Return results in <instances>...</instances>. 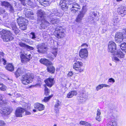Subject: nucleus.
<instances>
[{
    "mask_svg": "<svg viewBox=\"0 0 126 126\" xmlns=\"http://www.w3.org/2000/svg\"><path fill=\"white\" fill-rule=\"evenodd\" d=\"M37 13L38 19L42 22L41 26H42L43 25L45 26L43 27H45V26H49V23L45 19V17L46 15L45 12L42 10L39 9L37 10Z\"/></svg>",
    "mask_w": 126,
    "mask_h": 126,
    "instance_id": "1",
    "label": "nucleus"
},
{
    "mask_svg": "<svg viewBox=\"0 0 126 126\" xmlns=\"http://www.w3.org/2000/svg\"><path fill=\"white\" fill-rule=\"evenodd\" d=\"M0 34L2 35L1 38L4 41H10L14 39L12 33L9 31L3 29L1 32H0Z\"/></svg>",
    "mask_w": 126,
    "mask_h": 126,
    "instance_id": "2",
    "label": "nucleus"
},
{
    "mask_svg": "<svg viewBox=\"0 0 126 126\" xmlns=\"http://www.w3.org/2000/svg\"><path fill=\"white\" fill-rule=\"evenodd\" d=\"M34 77L30 73H28L23 75L21 78V80L22 83L27 85L32 82V79H33Z\"/></svg>",
    "mask_w": 126,
    "mask_h": 126,
    "instance_id": "3",
    "label": "nucleus"
},
{
    "mask_svg": "<svg viewBox=\"0 0 126 126\" xmlns=\"http://www.w3.org/2000/svg\"><path fill=\"white\" fill-rule=\"evenodd\" d=\"M68 7L71 10V11L73 13H75L80 8L79 5L77 3L73 2L72 1L70 0Z\"/></svg>",
    "mask_w": 126,
    "mask_h": 126,
    "instance_id": "4",
    "label": "nucleus"
},
{
    "mask_svg": "<svg viewBox=\"0 0 126 126\" xmlns=\"http://www.w3.org/2000/svg\"><path fill=\"white\" fill-rule=\"evenodd\" d=\"M64 32L65 30L62 27H59L56 28L54 31V35L58 38H61L64 36Z\"/></svg>",
    "mask_w": 126,
    "mask_h": 126,
    "instance_id": "5",
    "label": "nucleus"
},
{
    "mask_svg": "<svg viewBox=\"0 0 126 126\" xmlns=\"http://www.w3.org/2000/svg\"><path fill=\"white\" fill-rule=\"evenodd\" d=\"M36 47L37 49V51L39 53H44L46 52L47 47L44 43L37 45Z\"/></svg>",
    "mask_w": 126,
    "mask_h": 126,
    "instance_id": "6",
    "label": "nucleus"
},
{
    "mask_svg": "<svg viewBox=\"0 0 126 126\" xmlns=\"http://www.w3.org/2000/svg\"><path fill=\"white\" fill-rule=\"evenodd\" d=\"M116 49L115 43L112 41H110L108 44V51L111 53H113L115 51Z\"/></svg>",
    "mask_w": 126,
    "mask_h": 126,
    "instance_id": "7",
    "label": "nucleus"
},
{
    "mask_svg": "<svg viewBox=\"0 0 126 126\" xmlns=\"http://www.w3.org/2000/svg\"><path fill=\"white\" fill-rule=\"evenodd\" d=\"M79 56L82 59H86L88 56V52L87 49H81L79 52Z\"/></svg>",
    "mask_w": 126,
    "mask_h": 126,
    "instance_id": "8",
    "label": "nucleus"
},
{
    "mask_svg": "<svg viewBox=\"0 0 126 126\" xmlns=\"http://www.w3.org/2000/svg\"><path fill=\"white\" fill-rule=\"evenodd\" d=\"M116 55L117 57H114V60L115 62H119L120 61L119 58H123L124 57V54L120 50H118L116 52Z\"/></svg>",
    "mask_w": 126,
    "mask_h": 126,
    "instance_id": "9",
    "label": "nucleus"
},
{
    "mask_svg": "<svg viewBox=\"0 0 126 126\" xmlns=\"http://www.w3.org/2000/svg\"><path fill=\"white\" fill-rule=\"evenodd\" d=\"M70 0H62L60 2V5L61 6L62 9L63 10H64L63 9L69 8L68 7L69 4L68 3Z\"/></svg>",
    "mask_w": 126,
    "mask_h": 126,
    "instance_id": "10",
    "label": "nucleus"
},
{
    "mask_svg": "<svg viewBox=\"0 0 126 126\" xmlns=\"http://www.w3.org/2000/svg\"><path fill=\"white\" fill-rule=\"evenodd\" d=\"M123 36L121 32H117L115 36V42L116 43H120L122 42Z\"/></svg>",
    "mask_w": 126,
    "mask_h": 126,
    "instance_id": "11",
    "label": "nucleus"
},
{
    "mask_svg": "<svg viewBox=\"0 0 126 126\" xmlns=\"http://www.w3.org/2000/svg\"><path fill=\"white\" fill-rule=\"evenodd\" d=\"M24 12L26 17L30 18V19H33L34 14L31 10L26 8L24 9Z\"/></svg>",
    "mask_w": 126,
    "mask_h": 126,
    "instance_id": "12",
    "label": "nucleus"
},
{
    "mask_svg": "<svg viewBox=\"0 0 126 126\" xmlns=\"http://www.w3.org/2000/svg\"><path fill=\"white\" fill-rule=\"evenodd\" d=\"M25 111L24 108L20 107L18 108L16 111L15 114L16 117H22Z\"/></svg>",
    "mask_w": 126,
    "mask_h": 126,
    "instance_id": "13",
    "label": "nucleus"
},
{
    "mask_svg": "<svg viewBox=\"0 0 126 126\" xmlns=\"http://www.w3.org/2000/svg\"><path fill=\"white\" fill-rule=\"evenodd\" d=\"M85 13V12L84 11L83 9L82 12H80V13L77 16L76 19V21L77 22L80 23L81 22Z\"/></svg>",
    "mask_w": 126,
    "mask_h": 126,
    "instance_id": "14",
    "label": "nucleus"
},
{
    "mask_svg": "<svg viewBox=\"0 0 126 126\" xmlns=\"http://www.w3.org/2000/svg\"><path fill=\"white\" fill-rule=\"evenodd\" d=\"M118 13L123 16L126 14V8L124 6H122L119 8L117 9Z\"/></svg>",
    "mask_w": 126,
    "mask_h": 126,
    "instance_id": "15",
    "label": "nucleus"
},
{
    "mask_svg": "<svg viewBox=\"0 0 126 126\" xmlns=\"http://www.w3.org/2000/svg\"><path fill=\"white\" fill-rule=\"evenodd\" d=\"M46 85L48 87H51L54 83V79L49 78L45 81Z\"/></svg>",
    "mask_w": 126,
    "mask_h": 126,
    "instance_id": "16",
    "label": "nucleus"
},
{
    "mask_svg": "<svg viewBox=\"0 0 126 126\" xmlns=\"http://www.w3.org/2000/svg\"><path fill=\"white\" fill-rule=\"evenodd\" d=\"M26 20L25 19H24L21 22L17 23L19 26L20 28L22 30H25L27 28V25L25 22Z\"/></svg>",
    "mask_w": 126,
    "mask_h": 126,
    "instance_id": "17",
    "label": "nucleus"
},
{
    "mask_svg": "<svg viewBox=\"0 0 126 126\" xmlns=\"http://www.w3.org/2000/svg\"><path fill=\"white\" fill-rule=\"evenodd\" d=\"M60 13L57 9H55L52 10L51 12H50L48 15L49 17H52V16H59Z\"/></svg>",
    "mask_w": 126,
    "mask_h": 126,
    "instance_id": "18",
    "label": "nucleus"
},
{
    "mask_svg": "<svg viewBox=\"0 0 126 126\" xmlns=\"http://www.w3.org/2000/svg\"><path fill=\"white\" fill-rule=\"evenodd\" d=\"M11 27L12 30L13 31L15 34H17L19 32V30L17 29L16 24V23L13 22L11 24Z\"/></svg>",
    "mask_w": 126,
    "mask_h": 126,
    "instance_id": "19",
    "label": "nucleus"
},
{
    "mask_svg": "<svg viewBox=\"0 0 126 126\" xmlns=\"http://www.w3.org/2000/svg\"><path fill=\"white\" fill-rule=\"evenodd\" d=\"M34 107L35 109L39 111L43 110L45 108V106L43 104L38 103L35 104Z\"/></svg>",
    "mask_w": 126,
    "mask_h": 126,
    "instance_id": "20",
    "label": "nucleus"
},
{
    "mask_svg": "<svg viewBox=\"0 0 126 126\" xmlns=\"http://www.w3.org/2000/svg\"><path fill=\"white\" fill-rule=\"evenodd\" d=\"M13 110L10 107H8L4 108L3 109V113L8 115Z\"/></svg>",
    "mask_w": 126,
    "mask_h": 126,
    "instance_id": "21",
    "label": "nucleus"
},
{
    "mask_svg": "<svg viewBox=\"0 0 126 126\" xmlns=\"http://www.w3.org/2000/svg\"><path fill=\"white\" fill-rule=\"evenodd\" d=\"M82 65V63L81 62L76 61L74 64L73 67L74 69L77 70V69L80 68Z\"/></svg>",
    "mask_w": 126,
    "mask_h": 126,
    "instance_id": "22",
    "label": "nucleus"
},
{
    "mask_svg": "<svg viewBox=\"0 0 126 126\" xmlns=\"http://www.w3.org/2000/svg\"><path fill=\"white\" fill-rule=\"evenodd\" d=\"M40 62L41 63L47 66L51 64V62H50L48 60L45 58H41L40 60Z\"/></svg>",
    "mask_w": 126,
    "mask_h": 126,
    "instance_id": "23",
    "label": "nucleus"
},
{
    "mask_svg": "<svg viewBox=\"0 0 126 126\" xmlns=\"http://www.w3.org/2000/svg\"><path fill=\"white\" fill-rule=\"evenodd\" d=\"M41 5L44 6L49 5L50 2L48 0H37Z\"/></svg>",
    "mask_w": 126,
    "mask_h": 126,
    "instance_id": "24",
    "label": "nucleus"
},
{
    "mask_svg": "<svg viewBox=\"0 0 126 126\" xmlns=\"http://www.w3.org/2000/svg\"><path fill=\"white\" fill-rule=\"evenodd\" d=\"M47 66V70L49 72L52 73H54L55 72V68L52 65V63L51 62V64H49Z\"/></svg>",
    "mask_w": 126,
    "mask_h": 126,
    "instance_id": "25",
    "label": "nucleus"
},
{
    "mask_svg": "<svg viewBox=\"0 0 126 126\" xmlns=\"http://www.w3.org/2000/svg\"><path fill=\"white\" fill-rule=\"evenodd\" d=\"M50 18V20H49L51 24H57L60 22V20L58 18H52V17H49L48 16V18Z\"/></svg>",
    "mask_w": 126,
    "mask_h": 126,
    "instance_id": "26",
    "label": "nucleus"
},
{
    "mask_svg": "<svg viewBox=\"0 0 126 126\" xmlns=\"http://www.w3.org/2000/svg\"><path fill=\"white\" fill-rule=\"evenodd\" d=\"M85 94L83 93L81 95L80 97H78V100L79 102H83L85 101Z\"/></svg>",
    "mask_w": 126,
    "mask_h": 126,
    "instance_id": "27",
    "label": "nucleus"
},
{
    "mask_svg": "<svg viewBox=\"0 0 126 126\" xmlns=\"http://www.w3.org/2000/svg\"><path fill=\"white\" fill-rule=\"evenodd\" d=\"M6 69L10 71H13L14 69V66L12 63H9L5 67Z\"/></svg>",
    "mask_w": 126,
    "mask_h": 126,
    "instance_id": "28",
    "label": "nucleus"
},
{
    "mask_svg": "<svg viewBox=\"0 0 126 126\" xmlns=\"http://www.w3.org/2000/svg\"><path fill=\"white\" fill-rule=\"evenodd\" d=\"M21 59V61L22 63H24L25 62L29 61L30 59L26 57L24 54H21L20 56Z\"/></svg>",
    "mask_w": 126,
    "mask_h": 126,
    "instance_id": "29",
    "label": "nucleus"
},
{
    "mask_svg": "<svg viewBox=\"0 0 126 126\" xmlns=\"http://www.w3.org/2000/svg\"><path fill=\"white\" fill-rule=\"evenodd\" d=\"M4 97L3 95H0V104L1 105L5 104L7 103V100L5 99H3V98Z\"/></svg>",
    "mask_w": 126,
    "mask_h": 126,
    "instance_id": "30",
    "label": "nucleus"
},
{
    "mask_svg": "<svg viewBox=\"0 0 126 126\" xmlns=\"http://www.w3.org/2000/svg\"><path fill=\"white\" fill-rule=\"evenodd\" d=\"M77 93L76 91H74L69 92L67 95V97L68 98H71L73 96L77 94Z\"/></svg>",
    "mask_w": 126,
    "mask_h": 126,
    "instance_id": "31",
    "label": "nucleus"
},
{
    "mask_svg": "<svg viewBox=\"0 0 126 126\" xmlns=\"http://www.w3.org/2000/svg\"><path fill=\"white\" fill-rule=\"evenodd\" d=\"M23 71L20 68H18L15 73L16 77H19L20 75V74L23 73Z\"/></svg>",
    "mask_w": 126,
    "mask_h": 126,
    "instance_id": "32",
    "label": "nucleus"
},
{
    "mask_svg": "<svg viewBox=\"0 0 126 126\" xmlns=\"http://www.w3.org/2000/svg\"><path fill=\"white\" fill-rule=\"evenodd\" d=\"M1 4L2 6H4L5 7L8 8L11 4L9 2L5 1H1Z\"/></svg>",
    "mask_w": 126,
    "mask_h": 126,
    "instance_id": "33",
    "label": "nucleus"
},
{
    "mask_svg": "<svg viewBox=\"0 0 126 126\" xmlns=\"http://www.w3.org/2000/svg\"><path fill=\"white\" fill-rule=\"evenodd\" d=\"M97 15V14L94 12H91L90 13V16L89 17V19H92V20L94 19L95 17Z\"/></svg>",
    "mask_w": 126,
    "mask_h": 126,
    "instance_id": "34",
    "label": "nucleus"
},
{
    "mask_svg": "<svg viewBox=\"0 0 126 126\" xmlns=\"http://www.w3.org/2000/svg\"><path fill=\"white\" fill-rule=\"evenodd\" d=\"M121 44L119 46H120L122 50V51L126 52V43H122V42L121 43Z\"/></svg>",
    "mask_w": 126,
    "mask_h": 126,
    "instance_id": "35",
    "label": "nucleus"
},
{
    "mask_svg": "<svg viewBox=\"0 0 126 126\" xmlns=\"http://www.w3.org/2000/svg\"><path fill=\"white\" fill-rule=\"evenodd\" d=\"M116 125V122L114 120H112L109 122L107 126H115Z\"/></svg>",
    "mask_w": 126,
    "mask_h": 126,
    "instance_id": "36",
    "label": "nucleus"
},
{
    "mask_svg": "<svg viewBox=\"0 0 126 126\" xmlns=\"http://www.w3.org/2000/svg\"><path fill=\"white\" fill-rule=\"evenodd\" d=\"M3 55L4 54L3 52H0V60H1V58H2V61L3 62H4L3 63V64L4 65H5L6 64L7 62L4 59H3V58H2V57H3Z\"/></svg>",
    "mask_w": 126,
    "mask_h": 126,
    "instance_id": "37",
    "label": "nucleus"
},
{
    "mask_svg": "<svg viewBox=\"0 0 126 126\" xmlns=\"http://www.w3.org/2000/svg\"><path fill=\"white\" fill-rule=\"evenodd\" d=\"M8 8L9 9L10 13H13L15 11V10L14 9L13 6L11 4Z\"/></svg>",
    "mask_w": 126,
    "mask_h": 126,
    "instance_id": "38",
    "label": "nucleus"
},
{
    "mask_svg": "<svg viewBox=\"0 0 126 126\" xmlns=\"http://www.w3.org/2000/svg\"><path fill=\"white\" fill-rule=\"evenodd\" d=\"M52 53L54 55L55 57L58 53V49L57 48H54L52 49Z\"/></svg>",
    "mask_w": 126,
    "mask_h": 126,
    "instance_id": "39",
    "label": "nucleus"
},
{
    "mask_svg": "<svg viewBox=\"0 0 126 126\" xmlns=\"http://www.w3.org/2000/svg\"><path fill=\"white\" fill-rule=\"evenodd\" d=\"M30 37L32 39H35V38H37V37L36 36L35 33L34 32H32L30 34Z\"/></svg>",
    "mask_w": 126,
    "mask_h": 126,
    "instance_id": "40",
    "label": "nucleus"
},
{
    "mask_svg": "<svg viewBox=\"0 0 126 126\" xmlns=\"http://www.w3.org/2000/svg\"><path fill=\"white\" fill-rule=\"evenodd\" d=\"M53 96V95H50L48 97H45L44 99L42 100V102H47L50 99V98Z\"/></svg>",
    "mask_w": 126,
    "mask_h": 126,
    "instance_id": "41",
    "label": "nucleus"
},
{
    "mask_svg": "<svg viewBox=\"0 0 126 126\" xmlns=\"http://www.w3.org/2000/svg\"><path fill=\"white\" fill-rule=\"evenodd\" d=\"M28 4L32 7H35V5L30 0H29L28 1Z\"/></svg>",
    "mask_w": 126,
    "mask_h": 126,
    "instance_id": "42",
    "label": "nucleus"
},
{
    "mask_svg": "<svg viewBox=\"0 0 126 126\" xmlns=\"http://www.w3.org/2000/svg\"><path fill=\"white\" fill-rule=\"evenodd\" d=\"M45 94H46V95L48 94L49 92V90L46 86L45 87Z\"/></svg>",
    "mask_w": 126,
    "mask_h": 126,
    "instance_id": "43",
    "label": "nucleus"
},
{
    "mask_svg": "<svg viewBox=\"0 0 126 126\" xmlns=\"http://www.w3.org/2000/svg\"><path fill=\"white\" fill-rule=\"evenodd\" d=\"M60 104L58 102L56 103L55 105V110H57L56 112L58 111V110L57 109L60 106Z\"/></svg>",
    "mask_w": 126,
    "mask_h": 126,
    "instance_id": "44",
    "label": "nucleus"
},
{
    "mask_svg": "<svg viewBox=\"0 0 126 126\" xmlns=\"http://www.w3.org/2000/svg\"><path fill=\"white\" fill-rule=\"evenodd\" d=\"M18 45L21 47H24L25 48L27 45L21 42H20L18 43Z\"/></svg>",
    "mask_w": 126,
    "mask_h": 126,
    "instance_id": "45",
    "label": "nucleus"
},
{
    "mask_svg": "<svg viewBox=\"0 0 126 126\" xmlns=\"http://www.w3.org/2000/svg\"><path fill=\"white\" fill-rule=\"evenodd\" d=\"M25 48L27 49L30 50H33L34 48L32 47H31L28 45H27Z\"/></svg>",
    "mask_w": 126,
    "mask_h": 126,
    "instance_id": "46",
    "label": "nucleus"
},
{
    "mask_svg": "<svg viewBox=\"0 0 126 126\" xmlns=\"http://www.w3.org/2000/svg\"><path fill=\"white\" fill-rule=\"evenodd\" d=\"M1 85H2V86L0 88L1 90L3 91L5 90L6 89V87L4 85H3V84Z\"/></svg>",
    "mask_w": 126,
    "mask_h": 126,
    "instance_id": "47",
    "label": "nucleus"
},
{
    "mask_svg": "<svg viewBox=\"0 0 126 126\" xmlns=\"http://www.w3.org/2000/svg\"><path fill=\"white\" fill-rule=\"evenodd\" d=\"M24 19H25V18L22 17H19V18L17 19V23H18V22H21V21H22Z\"/></svg>",
    "mask_w": 126,
    "mask_h": 126,
    "instance_id": "48",
    "label": "nucleus"
},
{
    "mask_svg": "<svg viewBox=\"0 0 126 126\" xmlns=\"http://www.w3.org/2000/svg\"><path fill=\"white\" fill-rule=\"evenodd\" d=\"M108 82H110L114 83L115 82V80L112 78L109 79L108 80Z\"/></svg>",
    "mask_w": 126,
    "mask_h": 126,
    "instance_id": "49",
    "label": "nucleus"
},
{
    "mask_svg": "<svg viewBox=\"0 0 126 126\" xmlns=\"http://www.w3.org/2000/svg\"><path fill=\"white\" fill-rule=\"evenodd\" d=\"M5 12V9L1 7H0V13L3 14Z\"/></svg>",
    "mask_w": 126,
    "mask_h": 126,
    "instance_id": "50",
    "label": "nucleus"
},
{
    "mask_svg": "<svg viewBox=\"0 0 126 126\" xmlns=\"http://www.w3.org/2000/svg\"><path fill=\"white\" fill-rule=\"evenodd\" d=\"M102 84L99 85L96 87V90L98 91L102 88Z\"/></svg>",
    "mask_w": 126,
    "mask_h": 126,
    "instance_id": "51",
    "label": "nucleus"
},
{
    "mask_svg": "<svg viewBox=\"0 0 126 126\" xmlns=\"http://www.w3.org/2000/svg\"><path fill=\"white\" fill-rule=\"evenodd\" d=\"M96 119L99 121H100L101 120V118L100 115H97L96 117Z\"/></svg>",
    "mask_w": 126,
    "mask_h": 126,
    "instance_id": "52",
    "label": "nucleus"
},
{
    "mask_svg": "<svg viewBox=\"0 0 126 126\" xmlns=\"http://www.w3.org/2000/svg\"><path fill=\"white\" fill-rule=\"evenodd\" d=\"M5 125V123L3 121L0 120V126H3Z\"/></svg>",
    "mask_w": 126,
    "mask_h": 126,
    "instance_id": "53",
    "label": "nucleus"
},
{
    "mask_svg": "<svg viewBox=\"0 0 126 126\" xmlns=\"http://www.w3.org/2000/svg\"><path fill=\"white\" fill-rule=\"evenodd\" d=\"M25 114H24L25 115H30L31 114V113L29 111H26V110L25 111Z\"/></svg>",
    "mask_w": 126,
    "mask_h": 126,
    "instance_id": "54",
    "label": "nucleus"
},
{
    "mask_svg": "<svg viewBox=\"0 0 126 126\" xmlns=\"http://www.w3.org/2000/svg\"><path fill=\"white\" fill-rule=\"evenodd\" d=\"M102 85V88L104 87H110L109 85L106 84H101Z\"/></svg>",
    "mask_w": 126,
    "mask_h": 126,
    "instance_id": "55",
    "label": "nucleus"
},
{
    "mask_svg": "<svg viewBox=\"0 0 126 126\" xmlns=\"http://www.w3.org/2000/svg\"><path fill=\"white\" fill-rule=\"evenodd\" d=\"M96 112L97 115H100L101 114L100 110L99 109H97Z\"/></svg>",
    "mask_w": 126,
    "mask_h": 126,
    "instance_id": "56",
    "label": "nucleus"
},
{
    "mask_svg": "<svg viewBox=\"0 0 126 126\" xmlns=\"http://www.w3.org/2000/svg\"><path fill=\"white\" fill-rule=\"evenodd\" d=\"M73 74V73L72 72H69L68 73L67 75L68 76H71Z\"/></svg>",
    "mask_w": 126,
    "mask_h": 126,
    "instance_id": "57",
    "label": "nucleus"
},
{
    "mask_svg": "<svg viewBox=\"0 0 126 126\" xmlns=\"http://www.w3.org/2000/svg\"><path fill=\"white\" fill-rule=\"evenodd\" d=\"M21 96V95L19 93H17L15 95V96L17 97H19Z\"/></svg>",
    "mask_w": 126,
    "mask_h": 126,
    "instance_id": "58",
    "label": "nucleus"
},
{
    "mask_svg": "<svg viewBox=\"0 0 126 126\" xmlns=\"http://www.w3.org/2000/svg\"><path fill=\"white\" fill-rule=\"evenodd\" d=\"M84 46H85V47H88V45L86 43H84L81 45V47H83Z\"/></svg>",
    "mask_w": 126,
    "mask_h": 126,
    "instance_id": "59",
    "label": "nucleus"
},
{
    "mask_svg": "<svg viewBox=\"0 0 126 126\" xmlns=\"http://www.w3.org/2000/svg\"><path fill=\"white\" fill-rule=\"evenodd\" d=\"M85 123H86V122L83 121H81L80 122V124L81 125H85Z\"/></svg>",
    "mask_w": 126,
    "mask_h": 126,
    "instance_id": "60",
    "label": "nucleus"
},
{
    "mask_svg": "<svg viewBox=\"0 0 126 126\" xmlns=\"http://www.w3.org/2000/svg\"><path fill=\"white\" fill-rule=\"evenodd\" d=\"M3 25L6 26V27H9V24L8 23H3Z\"/></svg>",
    "mask_w": 126,
    "mask_h": 126,
    "instance_id": "61",
    "label": "nucleus"
},
{
    "mask_svg": "<svg viewBox=\"0 0 126 126\" xmlns=\"http://www.w3.org/2000/svg\"><path fill=\"white\" fill-rule=\"evenodd\" d=\"M88 21L90 22L91 23H93L94 22V19H93V20H92V19H89V18L88 19Z\"/></svg>",
    "mask_w": 126,
    "mask_h": 126,
    "instance_id": "62",
    "label": "nucleus"
},
{
    "mask_svg": "<svg viewBox=\"0 0 126 126\" xmlns=\"http://www.w3.org/2000/svg\"><path fill=\"white\" fill-rule=\"evenodd\" d=\"M85 125L86 126H90V124L86 122V123H85V125Z\"/></svg>",
    "mask_w": 126,
    "mask_h": 126,
    "instance_id": "63",
    "label": "nucleus"
},
{
    "mask_svg": "<svg viewBox=\"0 0 126 126\" xmlns=\"http://www.w3.org/2000/svg\"><path fill=\"white\" fill-rule=\"evenodd\" d=\"M77 69V70H78V71H79V72H82L83 71V70L81 69Z\"/></svg>",
    "mask_w": 126,
    "mask_h": 126,
    "instance_id": "64",
    "label": "nucleus"
}]
</instances>
